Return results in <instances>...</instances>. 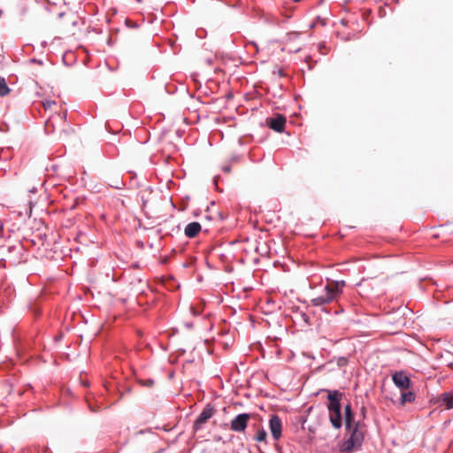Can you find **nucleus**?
Instances as JSON below:
<instances>
[{
  "label": "nucleus",
  "instance_id": "nucleus-1",
  "mask_svg": "<svg viewBox=\"0 0 453 453\" xmlns=\"http://www.w3.org/2000/svg\"><path fill=\"white\" fill-rule=\"evenodd\" d=\"M345 286L346 282L343 280L326 279V284L321 287V292L317 296L311 298V304L314 307H321L337 301Z\"/></svg>",
  "mask_w": 453,
  "mask_h": 453
},
{
  "label": "nucleus",
  "instance_id": "nucleus-2",
  "mask_svg": "<svg viewBox=\"0 0 453 453\" xmlns=\"http://www.w3.org/2000/svg\"><path fill=\"white\" fill-rule=\"evenodd\" d=\"M327 395V411L328 418L334 429H340L342 426V403L343 394L339 390H326Z\"/></svg>",
  "mask_w": 453,
  "mask_h": 453
},
{
  "label": "nucleus",
  "instance_id": "nucleus-3",
  "mask_svg": "<svg viewBox=\"0 0 453 453\" xmlns=\"http://www.w3.org/2000/svg\"><path fill=\"white\" fill-rule=\"evenodd\" d=\"M2 250L3 252H5V256L0 259V265L4 267L15 266L27 261V251L21 242H17Z\"/></svg>",
  "mask_w": 453,
  "mask_h": 453
},
{
  "label": "nucleus",
  "instance_id": "nucleus-4",
  "mask_svg": "<svg viewBox=\"0 0 453 453\" xmlns=\"http://www.w3.org/2000/svg\"><path fill=\"white\" fill-rule=\"evenodd\" d=\"M214 408L211 404L208 403L203 409L202 412L196 418L193 424L194 432L201 430L203 425L214 415Z\"/></svg>",
  "mask_w": 453,
  "mask_h": 453
},
{
  "label": "nucleus",
  "instance_id": "nucleus-5",
  "mask_svg": "<svg viewBox=\"0 0 453 453\" xmlns=\"http://www.w3.org/2000/svg\"><path fill=\"white\" fill-rule=\"evenodd\" d=\"M250 418L251 415L250 413L243 412L238 414L231 420L230 429L236 433L244 432Z\"/></svg>",
  "mask_w": 453,
  "mask_h": 453
},
{
  "label": "nucleus",
  "instance_id": "nucleus-6",
  "mask_svg": "<svg viewBox=\"0 0 453 453\" xmlns=\"http://www.w3.org/2000/svg\"><path fill=\"white\" fill-rule=\"evenodd\" d=\"M392 380L395 386L401 390L408 389L411 387V378L408 376L406 372L398 371L392 375Z\"/></svg>",
  "mask_w": 453,
  "mask_h": 453
},
{
  "label": "nucleus",
  "instance_id": "nucleus-7",
  "mask_svg": "<svg viewBox=\"0 0 453 453\" xmlns=\"http://www.w3.org/2000/svg\"><path fill=\"white\" fill-rule=\"evenodd\" d=\"M269 429L275 441H278L281 437L282 422L278 415L274 414L271 416L269 419Z\"/></svg>",
  "mask_w": 453,
  "mask_h": 453
},
{
  "label": "nucleus",
  "instance_id": "nucleus-8",
  "mask_svg": "<svg viewBox=\"0 0 453 453\" xmlns=\"http://www.w3.org/2000/svg\"><path fill=\"white\" fill-rule=\"evenodd\" d=\"M66 116L67 111L65 110L62 112L56 113L55 115L50 116L46 123H45V128L48 130L50 127H52L53 129H55V127L57 124L63 123L65 124L66 122Z\"/></svg>",
  "mask_w": 453,
  "mask_h": 453
},
{
  "label": "nucleus",
  "instance_id": "nucleus-9",
  "mask_svg": "<svg viewBox=\"0 0 453 453\" xmlns=\"http://www.w3.org/2000/svg\"><path fill=\"white\" fill-rule=\"evenodd\" d=\"M285 125L286 118L281 114L277 115L275 118H271L268 120L269 127L279 133H281L284 130Z\"/></svg>",
  "mask_w": 453,
  "mask_h": 453
},
{
  "label": "nucleus",
  "instance_id": "nucleus-10",
  "mask_svg": "<svg viewBox=\"0 0 453 453\" xmlns=\"http://www.w3.org/2000/svg\"><path fill=\"white\" fill-rule=\"evenodd\" d=\"M348 431L350 433L349 437L348 439L357 443V446L361 447L364 441V434L359 430V422L356 423L354 427Z\"/></svg>",
  "mask_w": 453,
  "mask_h": 453
},
{
  "label": "nucleus",
  "instance_id": "nucleus-11",
  "mask_svg": "<svg viewBox=\"0 0 453 453\" xmlns=\"http://www.w3.org/2000/svg\"><path fill=\"white\" fill-rule=\"evenodd\" d=\"M200 231L201 225L198 222L188 223L184 229L185 235L188 238L196 237Z\"/></svg>",
  "mask_w": 453,
  "mask_h": 453
},
{
  "label": "nucleus",
  "instance_id": "nucleus-12",
  "mask_svg": "<svg viewBox=\"0 0 453 453\" xmlns=\"http://www.w3.org/2000/svg\"><path fill=\"white\" fill-rule=\"evenodd\" d=\"M439 401L441 405L446 407V409H453V391L442 393L439 397Z\"/></svg>",
  "mask_w": 453,
  "mask_h": 453
},
{
  "label": "nucleus",
  "instance_id": "nucleus-13",
  "mask_svg": "<svg viewBox=\"0 0 453 453\" xmlns=\"http://www.w3.org/2000/svg\"><path fill=\"white\" fill-rule=\"evenodd\" d=\"M361 447L349 439L345 440L340 445V450L343 453H351L354 450L359 449Z\"/></svg>",
  "mask_w": 453,
  "mask_h": 453
},
{
  "label": "nucleus",
  "instance_id": "nucleus-14",
  "mask_svg": "<svg viewBox=\"0 0 453 453\" xmlns=\"http://www.w3.org/2000/svg\"><path fill=\"white\" fill-rule=\"evenodd\" d=\"M442 363L453 371V353L450 351H445L441 356Z\"/></svg>",
  "mask_w": 453,
  "mask_h": 453
},
{
  "label": "nucleus",
  "instance_id": "nucleus-15",
  "mask_svg": "<svg viewBox=\"0 0 453 453\" xmlns=\"http://www.w3.org/2000/svg\"><path fill=\"white\" fill-rule=\"evenodd\" d=\"M415 394L411 391L403 392L401 394V403L405 404L407 403H412L415 401Z\"/></svg>",
  "mask_w": 453,
  "mask_h": 453
},
{
  "label": "nucleus",
  "instance_id": "nucleus-16",
  "mask_svg": "<svg viewBox=\"0 0 453 453\" xmlns=\"http://www.w3.org/2000/svg\"><path fill=\"white\" fill-rule=\"evenodd\" d=\"M355 415L354 412L350 414H345L344 415V424L346 430H350L352 427H354L355 424Z\"/></svg>",
  "mask_w": 453,
  "mask_h": 453
},
{
  "label": "nucleus",
  "instance_id": "nucleus-17",
  "mask_svg": "<svg viewBox=\"0 0 453 453\" xmlns=\"http://www.w3.org/2000/svg\"><path fill=\"white\" fill-rule=\"evenodd\" d=\"M10 88L7 86L5 78L3 76H0V96H4L7 94H9Z\"/></svg>",
  "mask_w": 453,
  "mask_h": 453
},
{
  "label": "nucleus",
  "instance_id": "nucleus-18",
  "mask_svg": "<svg viewBox=\"0 0 453 453\" xmlns=\"http://www.w3.org/2000/svg\"><path fill=\"white\" fill-rule=\"evenodd\" d=\"M267 433L264 428H259L255 435V441H266Z\"/></svg>",
  "mask_w": 453,
  "mask_h": 453
},
{
  "label": "nucleus",
  "instance_id": "nucleus-19",
  "mask_svg": "<svg viewBox=\"0 0 453 453\" xmlns=\"http://www.w3.org/2000/svg\"><path fill=\"white\" fill-rule=\"evenodd\" d=\"M349 363V359L346 357H338L336 358V364L339 367H342L347 365Z\"/></svg>",
  "mask_w": 453,
  "mask_h": 453
},
{
  "label": "nucleus",
  "instance_id": "nucleus-20",
  "mask_svg": "<svg viewBox=\"0 0 453 453\" xmlns=\"http://www.w3.org/2000/svg\"><path fill=\"white\" fill-rule=\"evenodd\" d=\"M42 106L45 109V111H48L53 105H57V103L54 100H45V101H42Z\"/></svg>",
  "mask_w": 453,
  "mask_h": 453
},
{
  "label": "nucleus",
  "instance_id": "nucleus-21",
  "mask_svg": "<svg viewBox=\"0 0 453 453\" xmlns=\"http://www.w3.org/2000/svg\"><path fill=\"white\" fill-rule=\"evenodd\" d=\"M140 383L143 386H146V387H152L154 385V380L152 379H148V380H140Z\"/></svg>",
  "mask_w": 453,
  "mask_h": 453
},
{
  "label": "nucleus",
  "instance_id": "nucleus-22",
  "mask_svg": "<svg viewBox=\"0 0 453 453\" xmlns=\"http://www.w3.org/2000/svg\"><path fill=\"white\" fill-rule=\"evenodd\" d=\"M353 413L350 403H348L344 406V415Z\"/></svg>",
  "mask_w": 453,
  "mask_h": 453
},
{
  "label": "nucleus",
  "instance_id": "nucleus-23",
  "mask_svg": "<svg viewBox=\"0 0 453 453\" xmlns=\"http://www.w3.org/2000/svg\"><path fill=\"white\" fill-rule=\"evenodd\" d=\"M8 152H9V149H1V150H0V160H1L2 158L6 159V158L8 157V156H7V155H6V156H4V154H6V153H8Z\"/></svg>",
  "mask_w": 453,
  "mask_h": 453
},
{
  "label": "nucleus",
  "instance_id": "nucleus-24",
  "mask_svg": "<svg viewBox=\"0 0 453 453\" xmlns=\"http://www.w3.org/2000/svg\"><path fill=\"white\" fill-rule=\"evenodd\" d=\"M301 315V318L303 319V320L305 322V323H309V320H310V317L304 313V312H301L300 313Z\"/></svg>",
  "mask_w": 453,
  "mask_h": 453
},
{
  "label": "nucleus",
  "instance_id": "nucleus-25",
  "mask_svg": "<svg viewBox=\"0 0 453 453\" xmlns=\"http://www.w3.org/2000/svg\"><path fill=\"white\" fill-rule=\"evenodd\" d=\"M222 171H223L224 173H230V171H231V165H226L222 166Z\"/></svg>",
  "mask_w": 453,
  "mask_h": 453
},
{
  "label": "nucleus",
  "instance_id": "nucleus-26",
  "mask_svg": "<svg viewBox=\"0 0 453 453\" xmlns=\"http://www.w3.org/2000/svg\"><path fill=\"white\" fill-rule=\"evenodd\" d=\"M30 62L31 63H35V64H38V65H43L42 60H40V59H37V58H32V59H30Z\"/></svg>",
  "mask_w": 453,
  "mask_h": 453
},
{
  "label": "nucleus",
  "instance_id": "nucleus-27",
  "mask_svg": "<svg viewBox=\"0 0 453 453\" xmlns=\"http://www.w3.org/2000/svg\"><path fill=\"white\" fill-rule=\"evenodd\" d=\"M219 179H220L219 175H216L213 178V184H214V186L216 187L217 189H219V188H218V181H219Z\"/></svg>",
  "mask_w": 453,
  "mask_h": 453
},
{
  "label": "nucleus",
  "instance_id": "nucleus-28",
  "mask_svg": "<svg viewBox=\"0 0 453 453\" xmlns=\"http://www.w3.org/2000/svg\"><path fill=\"white\" fill-rule=\"evenodd\" d=\"M184 326H185L186 328H188V329H192V328H193V326H194V324H193V322H191V321H189V322H185V323H184Z\"/></svg>",
  "mask_w": 453,
  "mask_h": 453
},
{
  "label": "nucleus",
  "instance_id": "nucleus-29",
  "mask_svg": "<svg viewBox=\"0 0 453 453\" xmlns=\"http://www.w3.org/2000/svg\"><path fill=\"white\" fill-rule=\"evenodd\" d=\"M278 73H279L280 76H283L284 75V71L282 69H279Z\"/></svg>",
  "mask_w": 453,
  "mask_h": 453
},
{
  "label": "nucleus",
  "instance_id": "nucleus-30",
  "mask_svg": "<svg viewBox=\"0 0 453 453\" xmlns=\"http://www.w3.org/2000/svg\"><path fill=\"white\" fill-rule=\"evenodd\" d=\"M206 219H211V216H206Z\"/></svg>",
  "mask_w": 453,
  "mask_h": 453
}]
</instances>
